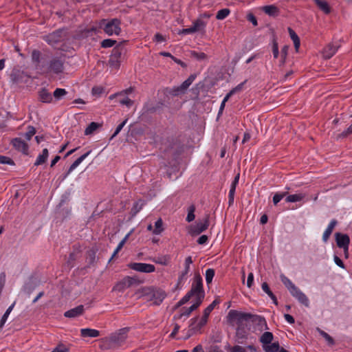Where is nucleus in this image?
Segmentation results:
<instances>
[{
    "instance_id": "obj_1",
    "label": "nucleus",
    "mask_w": 352,
    "mask_h": 352,
    "mask_svg": "<svg viewBox=\"0 0 352 352\" xmlns=\"http://www.w3.org/2000/svg\"><path fill=\"white\" fill-rule=\"evenodd\" d=\"M280 280L294 298L297 299L300 303L302 304L305 307H308L309 306V300L307 296L287 277L281 274Z\"/></svg>"
},
{
    "instance_id": "obj_2",
    "label": "nucleus",
    "mask_w": 352,
    "mask_h": 352,
    "mask_svg": "<svg viewBox=\"0 0 352 352\" xmlns=\"http://www.w3.org/2000/svg\"><path fill=\"white\" fill-rule=\"evenodd\" d=\"M188 293L191 297L195 298V302L201 304L205 296V292L203 289L202 278L199 274L195 275L191 289Z\"/></svg>"
},
{
    "instance_id": "obj_3",
    "label": "nucleus",
    "mask_w": 352,
    "mask_h": 352,
    "mask_svg": "<svg viewBox=\"0 0 352 352\" xmlns=\"http://www.w3.org/2000/svg\"><path fill=\"white\" fill-rule=\"evenodd\" d=\"M98 26L103 29L104 32L109 36L119 35L121 32L120 21L118 19H113L110 21L106 19L101 20Z\"/></svg>"
},
{
    "instance_id": "obj_4",
    "label": "nucleus",
    "mask_w": 352,
    "mask_h": 352,
    "mask_svg": "<svg viewBox=\"0 0 352 352\" xmlns=\"http://www.w3.org/2000/svg\"><path fill=\"white\" fill-rule=\"evenodd\" d=\"M127 332V329H121L110 336L105 338L104 342L107 344V348L111 349L120 346L125 341Z\"/></svg>"
},
{
    "instance_id": "obj_5",
    "label": "nucleus",
    "mask_w": 352,
    "mask_h": 352,
    "mask_svg": "<svg viewBox=\"0 0 352 352\" xmlns=\"http://www.w3.org/2000/svg\"><path fill=\"white\" fill-rule=\"evenodd\" d=\"M208 320L202 316L201 318L198 317L192 318L190 320L189 329L188 330L186 336L184 339L189 338L193 334H195L200 331L201 329L206 324Z\"/></svg>"
},
{
    "instance_id": "obj_6",
    "label": "nucleus",
    "mask_w": 352,
    "mask_h": 352,
    "mask_svg": "<svg viewBox=\"0 0 352 352\" xmlns=\"http://www.w3.org/2000/svg\"><path fill=\"white\" fill-rule=\"evenodd\" d=\"M209 226V215H206L204 219L197 223L195 226L188 228V233L192 236H197L203 232Z\"/></svg>"
},
{
    "instance_id": "obj_7",
    "label": "nucleus",
    "mask_w": 352,
    "mask_h": 352,
    "mask_svg": "<svg viewBox=\"0 0 352 352\" xmlns=\"http://www.w3.org/2000/svg\"><path fill=\"white\" fill-rule=\"evenodd\" d=\"M137 283L138 280L135 278L126 276L114 286L113 289L118 292H123Z\"/></svg>"
},
{
    "instance_id": "obj_8",
    "label": "nucleus",
    "mask_w": 352,
    "mask_h": 352,
    "mask_svg": "<svg viewBox=\"0 0 352 352\" xmlns=\"http://www.w3.org/2000/svg\"><path fill=\"white\" fill-rule=\"evenodd\" d=\"M195 78L194 76H190L180 86L173 88L170 91V94L175 96L184 94Z\"/></svg>"
},
{
    "instance_id": "obj_9",
    "label": "nucleus",
    "mask_w": 352,
    "mask_h": 352,
    "mask_svg": "<svg viewBox=\"0 0 352 352\" xmlns=\"http://www.w3.org/2000/svg\"><path fill=\"white\" fill-rule=\"evenodd\" d=\"M129 267L135 271L144 273H151L153 272L155 270V267L153 265L144 263H130Z\"/></svg>"
},
{
    "instance_id": "obj_10",
    "label": "nucleus",
    "mask_w": 352,
    "mask_h": 352,
    "mask_svg": "<svg viewBox=\"0 0 352 352\" xmlns=\"http://www.w3.org/2000/svg\"><path fill=\"white\" fill-rule=\"evenodd\" d=\"M11 144L16 151L25 155L28 154L29 145L21 137L14 138L12 140Z\"/></svg>"
},
{
    "instance_id": "obj_11",
    "label": "nucleus",
    "mask_w": 352,
    "mask_h": 352,
    "mask_svg": "<svg viewBox=\"0 0 352 352\" xmlns=\"http://www.w3.org/2000/svg\"><path fill=\"white\" fill-rule=\"evenodd\" d=\"M122 59V50L119 47L113 50V52L109 58V65L111 67L118 69Z\"/></svg>"
},
{
    "instance_id": "obj_12",
    "label": "nucleus",
    "mask_w": 352,
    "mask_h": 352,
    "mask_svg": "<svg viewBox=\"0 0 352 352\" xmlns=\"http://www.w3.org/2000/svg\"><path fill=\"white\" fill-rule=\"evenodd\" d=\"M252 315L247 313L239 312L235 310H231L228 313V317L230 320L241 323L244 320H248L251 318Z\"/></svg>"
},
{
    "instance_id": "obj_13",
    "label": "nucleus",
    "mask_w": 352,
    "mask_h": 352,
    "mask_svg": "<svg viewBox=\"0 0 352 352\" xmlns=\"http://www.w3.org/2000/svg\"><path fill=\"white\" fill-rule=\"evenodd\" d=\"M166 297V293L161 290L153 287V292L151 296H148V301H152L155 305H160Z\"/></svg>"
},
{
    "instance_id": "obj_14",
    "label": "nucleus",
    "mask_w": 352,
    "mask_h": 352,
    "mask_svg": "<svg viewBox=\"0 0 352 352\" xmlns=\"http://www.w3.org/2000/svg\"><path fill=\"white\" fill-rule=\"evenodd\" d=\"M63 69L64 67L63 62L58 59H54L50 63L48 72L50 73L58 74L62 73Z\"/></svg>"
},
{
    "instance_id": "obj_15",
    "label": "nucleus",
    "mask_w": 352,
    "mask_h": 352,
    "mask_svg": "<svg viewBox=\"0 0 352 352\" xmlns=\"http://www.w3.org/2000/svg\"><path fill=\"white\" fill-rule=\"evenodd\" d=\"M339 47V45H336L333 43L328 44L322 50L323 57L325 59H329L336 53Z\"/></svg>"
},
{
    "instance_id": "obj_16",
    "label": "nucleus",
    "mask_w": 352,
    "mask_h": 352,
    "mask_svg": "<svg viewBox=\"0 0 352 352\" xmlns=\"http://www.w3.org/2000/svg\"><path fill=\"white\" fill-rule=\"evenodd\" d=\"M336 240L337 243V245L339 248H343V250H346V247H349L350 239L347 234H344L341 233L336 234Z\"/></svg>"
},
{
    "instance_id": "obj_17",
    "label": "nucleus",
    "mask_w": 352,
    "mask_h": 352,
    "mask_svg": "<svg viewBox=\"0 0 352 352\" xmlns=\"http://www.w3.org/2000/svg\"><path fill=\"white\" fill-rule=\"evenodd\" d=\"M63 38V32L60 30L56 31L45 36V41L50 45H54Z\"/></svg>"
},
{
    "instance_id": "obj_18",
    "label": "nucleus",
    "mask_w": 352,
    "mask_h": 352,
    "mask_svg": "<svg viewBox=\"0 0 352 352\" xmlns=\"http://www.w3.org/2000/svg\"><path fill=\"white\" fill-rule=\"evenodd\" d=\"M153 292L152 287H144L139 289L136 292L135 295L137 298H145L147 300H148V296H151Z\"/></svg>"
},
{
    "instance_id": "obj_19",
    "label": "nucleus",
    "mask_w": 352,
    "mask_h": 352,
    "mask_svg": "<svg viewBox=\"0 0 352 352\" xmlns=\"http://www.w3.org/2000/svg\"><path fill=\"white\" fill-rule=\"evenodd\" d=\"M84 311V306L78 305V307L73 308L64 314V316L67 318H75L82 314Z\"/></svg>"
},
{
    "instance_id": "obj_20",
    "label": "nucleus",
    "mask_w": 352,
    "mask_h": 352,
    "mask_svg": "<svg viewBox=\"0 0 352 352\" xmlns=\"http://www.w3.org/2000/svg\"><path fill=\"white\" fill-rule=\"evenodd\" d=\"M91 153V151L87 152L79 158H78L69 167V170L63 177L65 179Z\"/></svg>"
},
{
    "instance_id": "obj_21",
    "label": "nucleus",
    "mask_w": 352,
    "mask_h": 352,
    "mask_svg": "<svg viewBox=\"0 0 352 352\" xmlns=\"http://www.w3.org/2000/svg\"><path fill=\"white\" fill-rule=\"evenodd\" d=\"M336 224H337V221L335 219H332L330 221L329 224L328 225L327 229L325 230V231L324 232L323 235H322V240L324 242H327L328 241V239H329L330 235L331 234L333 230L335 228V226H336Z\"/></svg>"
},
{
    "instance_id": "obj_22",
    "label": "nucleus",
    "mask_w": 352,
    "mask_h": 352,
    "mask_svg": "<svg viewBox=\"0 0 352 352\" xmlns=\"http://www.w3.org/2000/svg\"><path fill=\"white\" fill-rule=\"evenodd\" d=\"M80 335L85 338H96L99 336L100 332L96 329L86 328L80 329Z\"/></svg>"
},
{
    "instance_id": "obj_23",
    "label": "nucleus",
    "mask_w": 352,
    "mask_h": 352,
    "mask_svg": "<svg viewBox=\"0 0 352 352\" xmlns=\"http://www.w3.org/2000/svg\"><path fill=\"white\" fill-rule=\"evenodd\" d=\"M318 8L324 14H329L331 12V8L326 0H314Z\"/></svg>"
},
{
    "instance_id": "obj_24",
    "label": "nucleus",
    "mask_w": 352,
    "mask_h": 352,
    "mask_svg": "<svg viewBox=\"0 0 352 352\" xmlns=\"http://www.w3.org/2000/svg\"><path fill=\"white\" fill-rule=\"evenodd\" d=\"M262 10L270 16H276L279 13L278 8L274 5L263 6Z\"/></svg>"
},
{
    "instance_id": "obj_25",
    "label": "nucleus",
    "mask_w": 352,
    "mask_h": 352,
    "mask_svg": "<svg viewBox=\"0 0 352 352\" xmlns=\"http://www.w3.org/2000/svg\"><path fill=\"white\" fill-rule=\"evenodd\" d=\"M206 26V22L201 19H197L193 22L192 27L194 32H204Z\"/></svg>"
},
{
    "instance_id": "obj_26",
    "label": "nucleus",
    "mask_w": 352,
    "mask_h": 352,
    "mask_svg": "<svg viewBox=\"0 0 352 352\" xmlns=\"http://www.w3.org/2000/svg\"><path fill=\"white\" fill-rule=\"evenodd\" d=\"M305 197H306V195L302 192L296 193V194H294V195H289L286 197L285 201L287 202H290V203L299 202V201H302L305 198Z\"/></svg>"
},
{
    "instance_id": "obj_27",
    "label": "nucleus",
    "mask_w": 352,
    "mask_h": 352,
    "mask_svg": "<svg viewBox=\"0 0 352 352\" xmlns=\"http://www.w3.org/2000/svg\"><path fill=\"white\" fill-rule=\"evenodd\" d=\"M287 30H288V32L289 34L290 38L294 42L295 50L296 52H298L300 45V38H299L298 36L296 34V33L291 28H288Z\"/></svg>"
},
{
    "instance_id": "obj_28",
    "label": "nucleus",
    "mask_w": 352,
    "mask_h": 352,
    "mask_svg": "<svg viewBox=\"0 0 352 352\" xmlns=\"http://www.w3.org/2000/svg\"><path fill=\"white\" fill-rule=\"evenodd\" d=\"M274 338L273 334L271 332L266 331L262 334L260 338V342L262 343L263 347L264 345L271 344Z\"/></svg>"
},
{
    "instance_id": "obj_29",
    "label": "nucleus",
    "mask_w": 352,
    "mask_h": 352,
    "mask_svg": "<svg viewBox=\"0 0 352 352\" xmlns=\"http://www.w3.org/2000/svg\"><path fill=\"white\" fill-rule=\"evenodd\" d=\"M49 153L48 150L47 148H44L42 151V153L38 155V156L36 158V160L34 163L35 166H38L41 164H43L45 162L48 157Z\"/></svg>"
},
{
    "instance_id": "obj_30",
    "label": "nucleus",
    "mask_w": 352,
    "mask_h": 352,
    "mask_svg": "<svg viewBox=\"0 0 352 352\" xmlns=\"http://www.w3.org/2000/svg\"><path fill=\"white\" fill-rule=\"evenodd\" d=\"M39 98L43 102H51L52 101V96L51 94L45 89L40 91Z\"/></svg>"
},
{
    "instance_id": "obj_31",
    "label": "nucleus",
    "mask_w": 352,
    "mask_h": 352,
    "mask_svg": "<svg viewBox=\"0 0 352 352\" xmlns=\"http://www.w3.org/2000/svg\"><path fill=\"white\" fill-rule=\"evenodd\" d=\"M263 348L265 352H277L279 350L280 346L278 342H274L270 344L264 345Z\"/></svg>"
},
{
    "instance_id": "obj_32",
    "label": "nucleus",
    "mask_w": 352,
    "mask_h": 352,
    "mask_svg": "<svg viewBox=\"0 0 352 352\" xmlns=\"http://www.w3.org/2000/svg\"><path fill=\"white\" fill-rule=\"evenodd\" d=\"M201 304L197 302H195L193 305H192L189 308H188L186 311L182 313L179 316H178L177 318H181L182 316L188 317L192 311L195 310Z\"/></svg>"
},
{
    "instance_id": "obj_33",
    "label": "nucleus",
    "mask_w": 352,
    "mask_h": 352,
    "mask_svg": "<svg viewBox=\"0 0 352 352\" xmlns=\"http://www.w3.org/2000/svg\"><path fill=\"white\" fill-rule=\"evenodd\" d=\"M35 133H36V130H35L34 127L30 126L28 128V131L24 135H23V137H21V138L23 140H25V142H27L32 139V138L35 135Z\"/></svg>"
},
{
    "instance_id": "obj_34",
    "label": "nucleus",
    "mask_w": 352,
    "mask_h": 352,
    "mask_svg": "<svg viewBox=\"0 0 352 352\" xmlns=\"http://www.w3.org/2000/svg\"><path fill=\"white\" fill-rule=\"evenodd\" d=\"M190 56L192 58H196L198 60H208V56L204 52H198L196 51H191Z\"/></svg>"
},
{
    "instance_id": "obj_35",
    "label": "nucleus",
    "mask_w": 352,
    "mask_h": 352,
    "mask_svg": "<svg viewBox=\"0 0 352 352\" xmlns=\"http://www.w3.org/2000/svg\"><path fill=\"white\" fill-rule=\"evenodd\" d=\"M164 230L163 228V222L161 219H159L155 223V228L153 230V233L154 234L158 235Z\"/></svg>"
},
{
    "instance_id": "obj_36",
    "label": "nucleus",
    "mask_w": 352,
    "mask_h": 352,
    "mask_svg": "<svg viewBox=\"0 0 352 352\" xmlns=\"http://www.w3.org/2000/svg\"><path fill=\"white\" fill-rule=\"evenodd\" d=\"M262 289L272 299L274 302L277 305V300L276 296L273 294V293L270 291L268 285L267 283H263L262 284Z\"/></svg>"
},
{
    "instance_id": "obj_37",
    "label": "nucleus",
    "mask_w": 352,
    "mask_h": 352,
    "mask_svg": "<svg viewBox=\"0 0 352 352\" xmlns=\"http://www.w3.org/2000/svg\"><path fill=\"white\" fill-rule=\"evenodd\" d=\"M100 126V124L96 122H91L89 124V125L86 128L85 131V135H91L97 129H98Z\"/></svg>"
},
{
    "instance_id": "obj_38",
    "label": "nucleus",
    "mask_w": 352,
    "mask_h": 352,
    "mask_svg": "<svg viewBox=\"0 0 352 352\" xmlns=\"http://www.w3.org/2000/svg\"><path fill=\"white\" fill-rule=\"evenodd\" d=\"M67 94V91L65 89L57 88L54 91L53 96L56 100H60Z\"/></svg>"
},
{
    "instance_id": "obj_39",
    "label": "nucleus",
    "mask_w": 352,
    "mask_h": 352,
    "mask_svg": "<svg viewBox=\"0 0 352 352\" xmlns=\"http://www.w3.org/2000/svg\"><path fill=\"white\" fill-rule=\"evenodd\" d=\"M195 211V207L194 205H191L188 207V214L186 217V221L188 222H191L195 219V215L194 214Z\"/></svg>"
},
{
    "instance_id": "obj_40",
    "label": "nucleus",
    "mask_w": 352,
    "mask_h": 352,
    "mask_svg": "<svg viewBox=\"0 0 352 352\" xmlns=\"http://www.w3.org/2000/svg\"><path fill=\"white\" fill-rule=\"evenodd\" d=\"M318 332L325 339V340L327 342V343L329 345H333L334 344V340L325 331L321 330L319 328H317Z\"/></svg>"
},
{
    "instance_id": "obj_41",
    "label": "nucleus",
    "mask_w": 352,
    "mask_h": 352,
    "mask_svg": "<svg viewBox=\"0 0 352 352\" xmlns=\"http://www.w3.org/2000/svg\"><path fill=\"white\" fill-rule=\"evenodd\" d=\"M230 13V11L228 8H224L218 11L216 18L218 20H223L226 19Z\"/></svg>"
},
{
    "instance_id": "obj_42",
    "label": "nucleus",
    "mask_w": 352,
    "mask_h": 352,
    "mask_svg": "<svg viewBox=\"0 0 352 352\" xmlns=\"http://www.w3.org/2000/svg\"><path fill=\"white\" fill-rule=\"evenodd\" d=\"M122 98L119 100V102L122 105H126L127 107H131L133 101L126 96H122Z\"/></svg>"
},
{
    "instance_id": "obj_43",
    "label": "nucleus",
    "mask_w": 352,
    "mask_h": 352,
    "mask_svg": "<svg viewBox=\"0 0 352 352\" xmlns=\"http://www.w3.org/2000/svg\"><path fill=\"white\" fill-rule=\"evenodd\" d=\"M217 302L214 300L210 305H208L204 311L203 316L208 320V318L211 313V311L214 308V306L217 305Z\"/></svg>"
},
{
    "instance_id": "obj_44",
    "label": "nucleus",
    "mask_w": 352,
    "mask_h": 352,
    "mask_svg": "<svg viewBox=\"0 0 352 352\" xmlns=\"http://www.w3.org/2000/svg\"><path fill=\"white\" fill-rule=\"evenodd\" d=\"M14 304H12V305H10L8 309L6 310V311L5 312V314H3L1 321H0V328H1L3 324H5L9 314H10V312L12 311L13 307H14Z\"/></svg>"
},
{
    "instance_id": "obj_45",
    "label": "nucleus",
    "mask_w": 352,
    "mask_h": 352,
    "mask_svg": "<svg viewBox=\"0 0 352 352\" xmlns=\"http://www.w3.org/2000/svg\"><path fill=\"white\" fill-rule=\"evenodd\" d=\"M214 276V271L212 269H208L206 272V281L208 284L211 283Z\"/></svg>"
},
{
    "instance_id": "obj_46",
    "label": "nucleus",
    "mask_w": 352,
    "mask_h": 352,
    "mask_svg": "<svg viewBox=\"0 0 352 352\" xmlns=\"http://www.w3.org/2000/svg\"><path fill=\"white\" fill-rule=\"evenodd\" d=\"M116 43V41L115 40L108 38L103 40L101 43V45L102 47L107 48L112 47Z\"/></svg>"
},
{
    "instance_id": "obj_47",
    "label": "nucleus",
    "mask_w": 352,
    "mask_h": 352,
    "mask_svg": "<svg viewBox=\"0 0 352 352\" xmlns=\"http://www.w3.org/2000/svg\"><path fill=\"white\" fill-rule=\"evenodd\" d=\"M0 164H9V165H14V163L10 157L0 155Z\"/></svg>"
},
{
    "instance_id": "obj_48",
    "label": "nucleus",
    "mask_w": 352,
    "mask_h": 352,
    "mask_svg": "<svg viewBox=\"0 0 352 352\" xmlns=\"http://www.w3.org/2000/svg\"><path fill=\"white\" fill-rule=\"evenodd\" d=\"M91 92L93 95L100 96L104 92V88L100 86L94 87Z\"/></svg>"
},
{
    "instance_id": "obj_49",
    "label": "nucleus",
    "mask_w": 352,
    "mask_h": 352,
    "mask_svg": "<svg viewBox=\"0 0 352 352\" xmlns=\"http://www.w3.org/2000/svg\"><path fill=\"white\" fill-rule=\"evenodd\" d=\"M286 192L283 193H276L273 197V202L276 205L285 196H286Z\"/></svg>"
},
{
    "instance_id": "obj_50",
    "label": "nucleus",
    "mask_w": 352,
    "mask_h": 352,
    "mask_svg": "<svg viewBox=\"0 0 352 352\" xmlns=\"http://www.w3.org/2000/svg\"><path fill=\"white\" fill-rule=\"evenodd\" d=\"M52 352H69V348L63 344H59Z\"/></svg>"
},
{
    "instance_id": "obj_51",
    "label": "nucleus",
    "mask_w": 352,
    "mask_h": 352,
    "mask_svg": "<svg viewBox=\"0 0 352 352\" xmlns=\"http://www.w3.org/2000/svg\"><path fill=\"white\" fill-rule=\"evenodd\" d=\"M126 122H127V119H126L125 120H124L121 124H120L117 126V128H116V129L115 132H114V133H113V134L112 135L111 138H113L116 137V135H117L120 132V131L122 129V128L124 127V126L126 124Z\"/></svg>"
},
{
    "instance_id": "obj_52",
    "label": "nucleus",
    "mask_w": 352,
    "mask_h": 352,
    "mask_svg": "<svg viewBox=\"0 0 352 352\" xmlns=\"http://www.w3.org/2000/svg\"><path fill=\"white\" fill-rule=\"evenodd\" d=\"M245 82H246V81L245 80V81H243V82H241V83H240L239 85H237L236 87H235L234 88H233V89L230 91L231 94H236V93H238V92L241 91L243 89V86H244V85H245Z\"/></svg>"
},
{
    "instance_id": "obj_53",
    "label": "nucleus",
    "mask_w": 352,
    "mask_h": 352,
    "mask_svg": "<svg viewBox=\"0 0 352 352\" xmlns=\"http://www.w3.org/2000/svg\"><path fill=\"white\" fill-rule=\"evenodd\" d=\"M351 133H352V124L346 129V131L340 134L337 138L338 139L340 138H344Z\"/></svg>"
},
{
    "instance_id": "obj_54",
    "label": "nucleus",
    "mask_w": 352,
    "mask_h": 352,
    "mask_svg": "<svg viewBox=\"0 0 352 352\" xmlns=\"http://www.w3.org/2000/svg\"><path fill=\"white\" fill-rule=\"evenodd\" d=\"M247 19L253 24L254 26H256L258 25L256 17L252 13L248 14Z\"/></svg>"
},
{
    "instance_id": "obj_55",
    "label": "nucleus",
    "mask_w": 352,
    "mask_h": 352,
    "mask_svg": "<svg viewBox=\"0 0 352 352\" xmlns=\"http://www.w3.org/2000/svg\"><path fill=\"white\" fill-rule=\"evenodd\" d=\"M254 283V274L253 273L250 272L248 274V280H247V286L248 287L250 288Z\"/></svg>"
},
{
    "instance_id": "obj_56",
    "label": "nucleus",
    "mask_w": 352,
    "mask_h": 352,
    "mask_svg": "<svg viewBox=\"0 0 352 352\" xmlns=\"http://www.w3.org/2000/svg\"><path fill=\"white\" fill-rule=\"evenodd\" d=\"M272 52H273L274 57L275 58H276L278 56L279 51H278V43L276 41H274L273 43Z\"/></svg>"
},
{
    "instance_id": "obj_57",
    "label": "nucleus",
    "mask_w": 352,
    "mask_h": 352,
    "mask_svg": "<svg viewBox=\"0 0 352 352\" xmlns=\"http://www.w3.org/2000/svg\"><path fill=\"white\" fill-rule=\"evenodd\" d=\"M195 33L192 27L189 28L182 29L181 30H179L178 34H193Z\"/></svg>"
},
{
    "instance_id": "obj_58",
    "label": "nucleus",
    "mask_w": 352,
    "mask_h": 352,
    "mask_svg": "<svg viewBox=\"0 0 352 352\" xmlns=\"http://www.w3.org/2000/svg\"><path fill=\"white\" fill-rule=\"evenodd\" d=\"M333 260H334V262L335 263L339 266L340 267L344 269V265L343 263V262L342 261V260L337 256H333Z\"/></svg>"
},
{
    "instance_id": "obj_59",
    "label": "nucleus",
    "mask_w": 352,
    "mask_h": 352,
    "mask_svg": "<svg viewBox=\"0 0 352 352\" xmlns=\"http://www.w3.org/2000/svg\"><path fill=\"white\" fill-rule=\"evenodd\" d=\"M192 298L188 293H187L179 302V305H184L186 303L190 298Z\"/></svg>"
},
{
    "instance_id": "obj_60",
    "label": "nucleus",
    "mask_w": 352,
    "mask_h": 352,
    "mask_svg": "<svg viewBox=\"0 0 352 352\" xmlns=\"http://www.w3.org/2000/svg\"><path fill=\"white\" fill-rule=\"evenodd\" d=\"M190 270H186V269H184L180 274L179 276V278H178V282L179 283H181L183 279L185 278L186 276L187 275V274L189 272Z\"/></svg>"
},
{
    "instance_id": "obj_61",
    "label": "nucleus",
    "mask_w": 352,
    "mask_h": 352,
    "mask_svg": "<svg viewBox=\"0 0 352 352\" xmlns=\"http://www.w3.org/2000/svg\"><path fill=\"white\" fill-rule=\"evenodd\" d=\"M190 270H186V269H184L180 274L179 276V278H178V282L179 283H181L183 279L185 278L186 276L187 275V274L189 272Z\"/></svg>"
},
{
    "instance_id": "obj_62",
    "label": "nucleus",
    "mask_w": 352,
    "mask_h": 352,
    "mask_svg": "<svg viewBox=\"0 0 352 352\" xmlns=\"http://www.w3.org/2000/svg\"><path fill=\"white\" fill-rule=\"evenodd\" d=\"M6 282L5 273L0 274V292H1Z\"/></svg>"
},
{
    "instance_id": "obj_63",
    "label": "nucleus",
    "mask_w": 352,
    "mask_h": 352,
    "mask_svg": "<svg viewBox=\"0 0 352 352\" xmlns=\"http://www.w3.org/2000/svg\"><path fill=\"white\" fill-rule=\"evenodd\" d=\"M208 236L204 234V235L201 236L198 239L197 243L200 245H204L208 241Z\"/></svg>"
},
{
    "instance_id": "obj_64",
    "label": "nucleus",
    "mask_w": 352,
    "mask_h": 352,
    "mask_svg": "<svg viewBox=\"0 0 352 352\" xmlns=\"http://www.w3.org/2000/svg\"><path fill=\"white\" fill-rule=\"evenodd\" d=\"M232 352H245V350L241 346H235L232 349Z\"/></svg>"
}]
</instances>
